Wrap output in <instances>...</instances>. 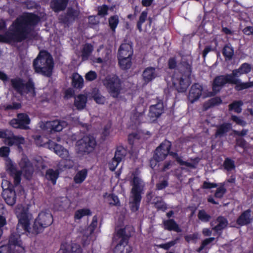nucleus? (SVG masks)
<instances>
[{
    "label": "nucleus",
    "mask_w": 253,
    "mask_h": 253,
    "mask_svg": "<svg viewBox=\"0 0 253 253\" xmlns=\"http://www.w3.org/2000/svg\"><path fill=\"white\" fill-rule=\"evenodd\" d=\"M71 253H82V249L80 245L74 243L70 247Z\"/></svg>",
    "instance_id": "nucleus-60"
},
{
    "label": "nucleus",
    "mask_w": 253,
    "mask_h": 253,
    "mask_svg": "<svg viewBox=\"0 0 253 253\" xmlns=\"http://www.w3.org/2000/svg\"><path fill=\"white\" fill-rule=\"evenodd\" d=\"M231 119L233 122H235L237 125L242 126H245L247 125V123L245 121L243 120L236 115H232L231 117Z\"/></svg>",
    "instance_id": "nucleus-52"
},
{
    "label": "nucleus",
    "mask_w": 253,
    "mask_h": 253,
    "mask_svg": "<svg viewBox=\"0 0 253 253\" xmlns=\"http://www.w3.org/2000/svg\"><path fill=\"white\" fill-rule=\"evenodd\" d=\"M237 71L235 69L232 71V73L226 74L224 75V79L227 84H234L239 79V76L237 74Z\"/></svg>",
    "instance_id": "nucleus-37"
},
{
    "label": "nucleus",
    "mask_w": 253,
    "mask_h": 253,
    "mask_svg": "<svg viewBox=\"0 0 253 253\" xmlns=\"http://www.w3.org/2000/svg\"><path fill=\"white\" fill-rule=\"evenodd\" d=\"M10 148L7 146H2L0 148V157H7L10 153Z\"/></svg>",
    "instance_id": "nucleus-59"
},
{
    "label": "nucleus",
    "mask_w": 253,
    "mask_h": 253,
    "mask_svg": "<svg viewBox=\"0 0 253 253\" xmlns=\"http://www.w3.org/2000/svg\"><path fill=\"white\" fill-rule=\"evenodd\" d=\"M164 112V106L162 100H159L156 104L149 107L148 116L152 122L156 121Z\"/></svg>",
    "instance_id": "nucleus-14"
},
{
    "label": "nucleus",
    "mask_w": 253,
    "mask_h": 253,
    "mask_svg": "<svg viewBox=\"0 0 253 253\" xmlns=\"http://www.w3.org/2000/svg\"><path fill=\"white\" fill-rule=\"evenodd\" d=\"M98 224V218L97 215H94L92 217V221L89 225V229L91 233H93Z\"/></svg>",
    "instance_id": "nucleus-56"
},
{
    "label": "nucleus",
    "mask_w": 253,
    "mask_h": 253,
    "mask_svg": "<svg viewBox=\"0 0 253 253\" xmlns=\"http://www.w3.org/2000/svg\"><path fill=\"white\" fill-rule=\"evenodd\" d=\"M97 77L96 73L93 71H90L85 75V79L87 81H93Z\"/></svg>",
    "instance_id": "nucleus-53"
},
{
    "label": "nucleus",
    "mask_w": 253,
    "mask_h": 253,
    "mask_svg": "<svg viewBox=\"0 0 253 253\" xmlns=\"http://www.w3.org/2000/svg\"><path fill=\"white\" fill-rule=\"evenodd\" d=\"M92 98L96 103L104 104L105 102V97L102 95L97 89L92 93Z\"/></svg>",
    "instance_id": "nucleus-44"
},
{
    "label": "nucleus",
    "mask_w": 253,
    "mask_h": 253,
    "mask_svg": "<svg viewBox=\"0 0 253 253\" xmlns=\"http://www.w3.org/2000/svg\"><path fill=\"white\" fill-rule=\"evenodd\" d=\"M59 176V171L58 169L54 170L52 169H48L45 172V178L51 181L53 185L56 183V181Z\"/></svg>",
    "instance_id": "nucleus-29"
},
{
    "label": "nucleus",
    "mask_w": 253,
    "mask_h": 253,
    "mask_svg": "<svg viewBox=\"0 0 253 253\" xmlns=\"http://www.w3.org/2000/svg\"><path fill=\"white\" fill-rule=\"evenodd\" d=\"M120 162L114 157L108 164L109 169L112 171H114Z\"/></svg>",
    "instance_id": "nucleus-55"
},
{
    "label": "nucleus",
    "mask_w": 253,
    "mask_h": 253,
    "mask_svg": "<svg viewBox=\"0 0 253 253\" xmlns=\"http://www.w3.org/2000/svg\"><path fill=\"white\" fill-rule=\"evenodd\" d=\"M234 84V88L238 91L248 88L247 83L242 82L240 79H238Z\"/></svg>",
    "instance_id": "nucleus-50"
},
{
    "label": "nucleus",
    "mask_w": 253,
    "mask_h": 253,
    "mask_svg": "<svg viewBox=\"0 0 253 253\" xmlns=\"http://www.w3.org/2000/svg\"><path fill=\"white\" fill-rule=\"evenodd\" d=\"M93 46L90 43L85 44L84 45L82 51L81 56L82 60L84 61L87 60L93 51Z\"/></svg>",
    "instance_id": "nucleus-34"
},
{
    "label": "nucleus",
    "mask_w": 253,
    "mask_h": 253,
    "mask_svg": "<svg viewBox=\"0 0 253 253\" xmlns=\"http://www.w3.org/2000/svg\"><path fill=\"white\" fill-rule=\"evenodd\" d=\"M216 129L214 134L215 138H221L226 137L227 133L232 129V124L230 123H223L216 126Z\"/></svg>",
    "instance_id": "nucleus-17"
},
{
    "label": "nucleus",
    "mask_w": 253,
    "mask_h": 253,
    "mask_svg": "<svg viewBox=\"0 0 253 253\" xmlns=\"http://www.w3.org/2000/svg\"><path fill=\"white\" fill-rule=\"evenodd\" d=\"M251 213L252 211L250 209L243 211L237 218L236 224L240 227H242L251 223L253 220Z\"/></svg>",
    "instance_id": "nucleus-16"
},
{
    "label": "nucleus",
    "mask_w": 253,
    "mask_h": 253,
    "mask_svg": "<svg viewBox=\"0 0 253 253\" xmlns=\"http://www.w3.org/2000/svg\"><path fill=\"white\" fill-rule=\"evenodd\" d=\"M223 166L227 171H231L235 168L234 161L229 158L225 159Z\"/></svg>",
    "instance_id": "nucleus-45"
},
{
    "label": "nucleus",
    "mask_w": 253,
    "mask_h": 253,
    "mask_svg": "<svg viewBox=\"0 0 253 253\" xmlns=\"http://www.w3.org/2000/svg\"><path fill=\"white\" fill-rule=\"evenodd\" d=\"M119 60V65L120 68L123 70H126L130 68L132 65L131 57L126 56L124 58H118Z\"/></svg>",
    "instance_id": "nucleus-32"
},
{
    "label": "nucleus",
    "mask_w": 253,
    "mask_h": 253,
    "mask_svg": "<svg viewBox=\"0 0 253 253\" xmlns=\"http://www.w3.org/2000/svg\"><path fill=\"white\" fill-rule=\"evenodd\" d=\"M168 181L166 180H163L156 184V189L161 190L165 189L168 186Z\"/></svg>",
    "instance_id": "nucleus-63"
},
{
    "label": "nucleus",
    "mask_w": 253,
    "mask_h": 253,
    "mask_svg": "<svg viewBox=\"0 0 253 253\" xmlns=\"http://www.w3.org/2000/svg\"><path fill=\"white\" fill-rule=\"evenodd\" d=\"M96 145V140L93 136H85L77 141V151L79 154L88 155L93 152Z\"/></svg>",
    "instance_id": "nucleus-9"
},
{
    "label": "nucleus",
    "mask_w": 253,
    "mask_h": 253,
    "mask_svg": "<svg viewBox=\"0 0 253 253\" xmlns=\"http://www.w3.org/2000/svg\"><path fill=\"white\" fill-rule=\"evenodd\" d=\"M19 233H11L8 244L0 247V253H24L25 247Z\"/></svg>",
    "instance_id": "nucleus-5"
},
{
    "label": "nucleus",
    "mask_w": 253,
    "mask_h": 253,
    "mask_svg": "<svg viewBox=\"0 0 253 253\" xmlns=\"http://www.w3.org/2000/svg\"><path fill=\"white\" fill-rule=\"evenodd\" d=\"M1 187L3 191L1 193L6 203L10 206L14 205L16 201V195L13 186L7 180H2Z\"/></svg>",
    "instance_id": "nucleus-11"
},
{
    "label": "nucleus",
    "mask_w": 253,
    "mask_h": 253,
    "mask_svg": "<svg viewBox=\"0 0 253 253\" xmlns=\"http://www.w3.org/2000/svg\"><path fill=\"white\" fill-rule=\"evenodd\" d=\"M70 246L67 243H62L61 245L60 252L61 253H71Z\"/></svg>",
    "instance_id": "nucleus-64"
},
{
    "label": "nucleus",
    "mask_w": 253,
    "mask_h": 253,
    "mask_svg": "<svg viewBox=\"0 0 253 253\" xmlns=\"http://www.w3.org/2000/svg\"><path fill=\"white\" fill-rule=\"evenodd\" d=\"M139 139V136L137 133H132L128 135V142L132 147L134 145L135 140Z\"/></svg>",
    "instance_id": "nucleus-54"
},
{
    "label": "nucleus",
    "mask_w": 253,
    "mask_h": 253,
    "mask_svg": "<svg viewBox=\"0 0 253 253\" xmlns=\"http://www.w3.org/2000/svg\"><path fill=\"white\" fill-rule=\"evenodd\" d=\"M222 53L225 61H231L234 55V48L230 43H227L223 47Z\"/></svg>",
    "instance_id": "nucleus-27"
},
{
    "label": "nucleus",
    "mask_w": 253,
    "mask_h": 253,
    "mask_svg": "<svg viewBox=\"0 0 253 253\" xmlns=\"http://www.w3.org/2000/svg\"><path fill=\"white\" fill-rule=\"evenodd\" d=\"M54 65L51 55L46 50L41 51L33 62L35 72L47 77L52 76Z\"/></svg>",
    "instance_id": "nucleus-3"
},
{
    "label": "nucleus",
    "mask_w": 253,
    "mask_h": 253,
    "mask_svg": "<svg viewBox=\"0 0 253 253\" xmlns=\"http://www.w3.org/2000/svg\"><path fill=\"white\" fill-rule=\"evenodd\" d=\"M226 84L224 75L216 76L213 79L212 84V91L214 94H217L220 91Z\"/></svg>",
    "instance_id": "nucleus-20"
},
{
    "label": "nucleus",
    "mask_w": 253,
    "mask_h": 253,
    "mask_svg": "<svg viewBox=\"0 0 253 253\" xmlns=\"http://www.w3.org/2000/svg\"><path fill=\"white\" fill-rule=\"evenodd\" d=\"M40 21V17L33 13H26L17 17L3 35L0 34V42H21L33 37L35 27ZM5 27L0 23V31Z\"/></svg>",
    "instance_id": "nucleus-1"
},
{
    "label": "nucleus",
    "mask_w": 253,
    "mask_h": 253,
    "mask_svg": "<svg viewBox=\"0 0 253 253\" xmlns=\"http://www.w3.org/2000/svg\"><path fill=\"white\" fill-rule=\"evenodd\" d=\"M10 82L12 87L21 95L29 93L35 94V84L32 80L29 79L25 84L20 78L12 79Z\"/></svg>",
    "instance_id": "nucleus-10"
},
{
    "label": "nucleus",
    "mask_w": 253,
    "mask_h": 253,
    "mask_svg": "<svg viewBox=\"0 0 253 253\" xmlns=\"http://www.w3.org/2000/svg\"><path fill=\"white\" fill-rule=\"evenodd\" d=\"M21 171L24 178L28 180H31L34 172L32 164L29 161L25 162Z\"/></svg>",
    "instance_id": "nucleus-25"
},
{
    "label": "nucleus",
    "mask_w": 253,
    "mask_h": 253,
    "mask_svg": "<svg viewBox=\"0 0 253 253\" xmlns=\"http://www.w3.org/2000/svg\"><path fill=\"white\" fill-rule=\"evenodd\" d=\"M10 176L13 178V183L15 186L18 185L21 181L22 171L18 170L14 165L10 164L7 169Z\"/></svg>",
    "instance_id": "nucleus-21"
},
{
    "label": "nucleus",
    "mask_w": 253,
    "mask_h": 253,
    "mask_svg": "<svg viewBox=\"0 0 253 253\" xmlns=\"http://www.w3.org/2000/svg\"><path fill=\"white\" fill-rule=\"evenodd\" d=\"M58 19L60 23L68 25L71 23H72V22H71V19L69 18L68 16H67L66 13L64 14H61L59 16Z\"/></svg>",
    "instance_id": "nucleus-58"
},
{
    "label": "nucleus",
    "mask_w": 253,
    "mask_h": 253,
    "mask_svg": "<svg viewBox=\"0 0 253 253\" xmlns=\"http://www.w3.org/2000/svg\"><path fill=\"white\" fill-rule=\"evenodd\" d=\"M163 226L165 230L171 231H173L177 233L181 232V229L179 225L173 219H168L164 220L163 221Z\"/></svg>",
    "instance_id": "nucleus-22"
},
{
    "label": "nucleus",
    "mask_w": 253,
    "mask_h": 253,
    "mask_svg": "<svg viewBox=\"0 0 253 253\" xmlns=\"http://www.w3.org/2000/svg\"><path fill=\"white\" fill-rule=\"evenodd\" d=\"M180 76L173 79V84L179 92H185L191 84L192 64L188 61L181 62Z\"/></svg>",
    "instance_id": "nucleus-4"
},
{
    "label": "nucleus",
    "mask_w": 253,
    "mask_h": 253,
    "mask_svg": "<svg viewBox=\"0 0 253 253\" xmlns=\"http://www.w3.org/2000/svg\"><path fill=\"white\" fill-rule=\"evenodd\" d=\"M155 207L158 210L165 211L167 209V204L163 201L157 202L155 203Z\"/></svg>",
    "instance_id": "nucleus-62"
},
{
    "label": "nucleus",
    "mask_w": 253,
    "mask_h": 253,
    "mask_svg": "<svg viewBox=\"0 0 253 253\" xmlns=\"http://www.w3.org/2000/svg\"><path fill=\"white\" fill-rule=\"evenodd\" d=\"M66 14L69 18L71 19V22H73L78 18L79 13V12L72 7L68 8Z\"/></svg>",
    "instance_id": "nucleus-47"
},
{
    "label": "nucleus",
    "mask_w": 253,
    "mask_h": 253,
    "mask_svg": "<svg viewBox=\"0 0 253 253\" xmlns=\"http://www.w3.org/2000/svg\"><path fill=\"white\" fill-rule=\"evenodd\" d=\"M222 100L219 97H215L210 99L208 102L205 103L204 107L206 110L214 106L221 104Z\"/></svg>",
    "instance_id": "nucleus-41"
},
{
    "label": "nucleus",
    "mask_w": 253,
    "mask_h": 253,
    "mask_svg": "<svg viewBox=\"0 0 253 253\" xmlns=\"http://www.w3.org/2000/svg\"><path fill=\"white\" fill-rule=\"evenodd\" d=\"M63 123L58 120H54L46 122L44 126L46 129H49L51 132L61 131L63 128Z\"/></svg>",
    "instance_id": "nucleus-24"
},
{
    "label": "nucleus",
    "mask_w": 253,
    "mask_h": 253,
    "mask_svg": "<svg viewBox=\"0 0 253 253\" xmlns=\"http://www.w3.org/2000/svg\"><path fill=\"white\" fill-rule=\"evenodd\" d=\"M216 220L218 223L212 228V230L220 235L221 231L227 226L228 222L227 219L223 216H218Z\"/></svg>",
    "instance_id": "nucleus-26"
},
{
    "label": "nucleus",
    "mask_w": 253,
    "mask_h": 253,
    "mask_svg": "<svg viewBox=\"0 0 253 253\" xmlns=\"http://www.w3.org/2000/svg\"><path fill=\"white\" fill-rule=\"evenodd\" d=\"M30 123V119L28 115L25 113H19L17 118L12 119L9 122L10 125L14 128L27 129V126Z\"/></svg>",
    "instance_id": "nucleus-12"
},
{
    "label": "nucleus",
    "mask_w": 253,
    "mask_h": 253,
    "mask_svg": "<svg viewBox=\"0 0 253 253\" xmlns=\"http://www.w3.org/2000/svg\"><path fill=\"white\" fill-rule=\"evenodd\" d=\"M126 155V150L123 146H120L117 147L114 157L121 162Z\"/></svg>",
    "instance_id": "nucleus-42"
},
{
    "label": "nucleus",
    "mask_w": 253,
    "mask_h": 253,
    "mask_svg": "<svg viewBox=\"0 0 253 253\" xmlns=\"http://www.w3.org/2000/svg\"><path fill=\"white\" fill-rule=\"evenodd\" d=\"M92 214L89 209L83 208L77 210L74 214V219L75 221L80 220L85 216H90Z\"/></svg>",
    "instance_id": "nucleus-35"
},
{
    "label": "nucleus",
    "mask_w": 253,
    "mask_h": 253,
    "mask_svg": "<svg viewBox=\"0 0 253 253\" xmlns=\"http://www.w3.org/2000/svg\"><path fill=\"white\" fill-rule=\"evenodd\" d=\"M226 192V189L223 184L220 187L217 188L214 193V197L216 198H222Z\"/></svg>",
    "instance_id": "nucleus-51"
},
{
    "label": "nucleus",
    "mask_w": 253,
    "mask_h": 253,
    "mask_svg": "<svg viewBox=\"0 0 253 253\" xmlns=\"http://www.w3.org/2000/svg\"><path fill=\"white\" fill-rule=\"evenodd\" d=\"M169 152L165 151L162 149L158 150V147L156 149L153 158L156 161L159 162L165 160L168 155Z\"/></svg>",
    "instance_id": "nucleus-36"
},
{
    "label": "nucleus",
    "mask_w": 253,
    "mask_h": 253,
    "mask_svg": "<svg viewBox=\"0 0 253 253\" xmlns=\"http://www.w3.org/2000/svg\"><path fill=\"white\" fill-rule=\"evenodd\" d=\"M243 102L241 100L234 101L228 106L229 111H234L235 113H240L242 112V106Z\"/></svg>",
    "instance_id": "nucleus-38"
},
{
    "label": "nucleus",
    "mask_w": 253,
    "mask_h": 253,
    "mask_svg": "<svg viewBox=\"0 0 253 253\" xmlns=\"http://www.w3.org/2000/svg\"><path fill=\"white\" fill-rule=\"evenodd\" d=\"M109 6L106 4L99 6L97 8V14L101 17H104L108 14Z\"/></svg>",
    "instance_id": "nucleus-49"
},
{
    "label": "nucleus",
    "mask_w": 253,
    "mask_h": 253,
    "mask_svg": "<svg viewBox=\"0 0 253 253\" xmlns=\"http://www.w3.org/2000/svg\"><path fill=\"white\" fill-rule=\"evenodd\" d=\"M156 68L149 66L146 68L142 72V77L144 84H147L158 77Z\"/></svg>",
    "instance_id": "nucleus-15"
},
{
    "label": "nucleus",
    "mask_w": 253,
    "mask_h": 253,
    "mask_svg": "<svg viewBox=\"0 0 253 253\" xmlns=\"http://www.w3.org/2000/svg\"><path fill=\"white\" fill-rule=\"evenodd\" d=\"M18 222L17 225V232L27 233L30 236H35L43 232L44 229L50 226L53 222V215L49 210L42 211L35 218L32 227H30L32 214L28 208L23 207L20 211H16Z\"/></svg>",
    "instance_id": "nucleus-2"
},
{
    "label": "nucleus",
    "mask_w": 253,
    "mask_h": 253,
    "mask_svg": "<svg viewBox=\"0 0 253 253\" xmlns=\"http://www.w3.org/2000/svg\"><path fill=\"white\" fill-rule=\"evenodd\" d=\"M108 23L110 29L113 32L115 33L119 23L118 16L117 15L111 16L108 19Z\"/></svg>",
    "instance_id": "nucleus-40"
},
{
    "label": "nucleus",
    "mask_w": 253,
    "mask_h": 253,
    "mask_svg": "<svg viewBox=\"0 0 253 253\" xmlns=\"http://www.w3.org/2000/svg\"><path fill=\"white\" fill-rule=\"evenodd\" d=\"M69 0H52L50 7L55 12L64 10L67 6Z\"/></svg>",
    "instance_id": "nucleus-23"
},
{
    "label": "nucleus",
    "mask_w": 253,
    "mask_h": 253,
    "mask_svg": "<svg viewBox=\"0 0 253 253\" xmlns=\"http://www.w3.org/2000/svg\"><path fill=\"white\" fill-rule=\"evenodd\" d=\"M4 143L8 146L13 145L17 146L18 148H21V145L25 144V138L21 135H15L13 132L7 129L6 137L3 141Z\"/></svg>",
    "instance_id": "nucleus-13"
},
{
    "label": "nucleus",
    "mask_w": 253,
    "mask_h": 253,
    "mask_svg": "<svg viewBox=\"0 0 253 253\" xmlns=\"http://www.w3.org/2000/svg\"><path fill=\"white\" fill-rule=\"evenodd\" d=\"M88 171L86 169H84L77 172L74 177V181L76 184L83 183L87 176Z\"/></svg>",
    "instance_id": "nucleus-31"
},
{
    "label": "nucleus",
    "mask_w": 253,
    "mask_h": 253,
    "mask_svg": "<svg viewBox=\"0 0 253 253\" xmlns=\"http://www.w3.org/2000/svg\"><path fill=\"white\" fill-rule=\"evenodd\" d=\"M202 90L203 87L199 84H193L189 90L188 96L189 100L192 103L198 100L202 95Z\"/></svg>",
    "instance_id": "nucleus-18"
},
{
    "label": "nucleus",
    "mask_w": 253,
    "mask_h": 253,
    "mask_svg": "<svg viewBox=\"0 0 253 253\" xmlns=\"http://www.w3.org/2000/svg\"><path fill=\"white\" fill-rule=\"evenodd\" d=\"M133 51L132 43H122L118 50V58H124L126 56L131 57Z\"/></svg>",
    "instance_id": "nucleus-19"
},
{
    "label": "nucleus",
    "mask_w": 253,
    "mask_h": 253,
    "mask_svg": "<svg viewBox=\"0 0 253 253\" xmlns=\"http://www.w3.org/2000/svg\"><path fill=\"white\" fill-rule=\"evenodd\" d=\"M141 179L139 177L136 175L133 177L131 182L132 187L131 190L133 196V202L130 209L133 212H136L139 210L142 199L143 186H141Z\"/></svg>",
    "instance_id": "nucleus-8"
},
{
    "label": "nucleus",
    "mask_w": 253,
    "mask_h": 253,
    "mask_svg": "<svg viewBox=\"0 0 253 253\" xmlns=\"http://www.w3.org/2000/svg\"><path fill=\"white\" fill-rule=\"evenodd\" d=\"M54 150L55 153L62 158H66L68 155L67 150L59 144H55Z\"/></svg>",
    "instance_id": "nucleus-43"
},
{
    "label": "nucleus",
    "mask_w": 253,
    "mask_h": 253,
    "mask_svg": "<svg viewBox=\"0 0 253 253\" xmlns=\"http://www.w3.org/2000/svg\"><path fill=\"white\" fill-rule=\"evenodd\" d=\"M87 101L86 97L84 94H79L75 98L74 105L78 110L84 109L86 106Z\"/></svg>",
    "instance_id": "nucleus-28"
},
{
    "label": "nucleus",
    "mask_w": 253,
    "mask_h": 253,
    "mask_svg": "<svg viewBox=\"0 0 253 253\" xmlns=\"http://www.w3.org/2000/svg\"><path fill=\"white\" fill-rule=\"evenodd\" d=\"M116 237L120 239L115 247L113 253H131L132 247L128 245L130 235L127 234L125 228L118 229L116 233Z\"/></svg>",
    "instance_id": "nucleus-7"
},
{
    "label": "nucleus",
    "mask_w": 253,
    "mask_h": 253,
    "mask_svg": "<svg viewBox=\"0 0 253 253\" xmlns=\"http://www.w3.org/2000/svg\"><path fill=\"white\" fill-rule=\"evenodd\" d=\"M171 142L170 141L167 139H165L158 147V150L162 149V150L168 151V152H169V151L170 150L171 148Z\"/></svg>",
    "instance_id": "nucleus-48"
},
{
    "label": "nucleus",
    "mask_w": 253,
    "mask_h": 253,
    "mask_svg": "<svg viewBox=\"0 0 253 253\" xmlns=\"http://www.w3.org/2000/svg\"><path fill=\"white\" fill-rule=\"evenodd\" d=\"M168 64L169 69H175L177 67V62L175 57L169 58L168 60Z\"/></svg>",
    "instance_id": "nucleus-61"
},
{
    "label": "nucleus",
    "mask_w": 253,
    "mask_h": 253,
    "mask_svg": "<svg viewBox=\"0 0 253 253\" xmlns=\"http://www.w3.org/2000/svg\"><path fill=\"white\" fill-rule=\"evenodd\" d=\"M72 83L74 88L81 89L84 86V79L81 75L77 73L73 75Z\"/></svg>",
    "instance_id": "nucleus-33"
},
{
    "label": "nucleus",
    "mask_w": 253,
    "mask_h": 253,
    "mask_svg": "<svg viewBox=\"0 0 253 253\" xmlns=\"http://www.w3.org/2000/svg\"><path fill=\"white\" fill-rule=\"evenodd\" d=\"M109 197L113 201V202L109 203L110 205L116 206L117 207L120 206V202L117 196L114 194H111L109 195Z\"/></svg>",
    "instance_id": "nucleus-57"
},
{
    "label": "nucleus",
    "mask_w": 253,
    "mask_h": 253,
    "mask_svg": "<svg viewBox=\"0 0 253 253\" xmlns=\"http://www.w3.org/2000/svg\"><path fill=\"white\" fill-rule=\"evenodd\" d=\"M109 94L111 97L117 98L123 89V82L116 74L107 75L102 81Z\"/></svg>",
    "instance_id": "nucleus-6"
},
{
    "label": "nucleus",
    "mask_w": 253,
    "mask_h": 253,
    "mask_svg": "<svg viewBox=\"0 0 253 253\" xmlns=\"http://www.w3.org/2000/svg\"><path fill=\"white\" fill-rule=\"evenodd\" d=\"M168 155L171 156L173 158L175 159L176 162L180 166H185L190 168H195L196 167L194 164L183 161L181 159V158L178 156L177 153L176 152H172L169 150V151Z\"/></svg>",
    "instance_id": "nucleus-30"
},
{
    "label": "nucleus",
    "mask_w": 253,
    "mask_h": 253,
    "mask_svg": "<svg viewBox=\"0 0 253 253\" xmlns=\"http://www.w3.org/2000/svg\"><path fill=\"white\" fill-rule=\"evenodd\" d=\"M198 217L199 220L204 222H208L210 221L211 219V216L207 213L206 211L204 210H201L199 211Z\"/></svg>",
    "instance_id": "nucleus-46"
},
{
    "label": "nucleus",
    "mask_w": 253,
    "mask_h": 253,
    "mask_svg": "<svg viewBox=\"0 0 253 253\" xmlns=\"http://www.w3.org/2000/svg\"><path fill=\"white\" fill-rule=\"evenodd\" d=\"M237 71V74H238L239 77L243 75L247 74L250 73L252 70L251 65L247 63H244L241 64L240 67L238 69H235Z\"/></svg>",
    "instance_id": "nucleus-39"
}]
</instances>
